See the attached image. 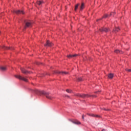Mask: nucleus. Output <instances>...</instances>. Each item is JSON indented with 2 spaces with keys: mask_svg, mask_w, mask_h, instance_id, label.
Listing matches in <instances>:
<instances>
[{
  "mask_svg": "<svg viewBox=\"0 0 131 131\" xmlns=\"http://www.w3.org/2000/svg\"><path fill=\"white\" fill-rule=\"evenodd\" d=\"M33 92L37 94L43 95L44 96H46V98L49 99V100H53L54 99L53 97H52L51 95H50V93L49 92H47L43 91H39L37 89L33 90Z\"/></svg>",
  "mask_w": 131,
  "mask_h": 131,
  "instance_id": "obj_1",
  "label": "nucleus"
},
{
  "mask_svg": "<svg viewBox=\"0 0 131 131\" xmlns=\"http://www.w3.org/2000/svg\"><path fill=\"white\" fill-rule=\"evenodd\" d=\"M76 97H80V98H85L86 97H91V95H85V94H80L79 93L75 94Z\"/></svg>",
  "mask_w": 131,
  "mask_h": 131,
  "instance_id": "obj_2",
  "label": "nucleus"
},
{
  "mask_svg": "<svg viewBox=\"0 0 131 131\" xmlns=\"http://www.w3.org/2000/svg\"><path fill=\"white\" fill-rule=\"evenodd\" d=\"M15 76L16 77V78H18V79H20V80H24V81H26V82L28 81L27 79L21 76L20 75H15Z\"/></svg>",
  "mask_w": 131,
  "mask_h": 131,
  "instance_id": "obj_3",
  "label": "nucleus"
},
{
  "mask_svg": "<svg viewBox=\"0 0 131 131\" xmlns=\"http://www.w3.org/2000/svg\"><path fill=\"white\" fill-rule=\"evenodd\" d=\"M44 46L45 47H52V46H53V43L49 40H47L46 42V44H45Z\"/></svg>",
  "mask_w": 131,
  "mask_h": 131,
  "instance_id": "obj_4",
  "label": "nucleus"
},
{
  "mask_svg": "<svg viewBox=\"0 0 131 131\" xmlns=\"http://www.w3.org/2000/svg\"><path fill=\"white\" fill-rule=\"evenodd\" d=\"M32 24L30 21H26V26L25 27V29H26V27H31Z\"/></svg>",
  "mask_w": 131,
  "mask_h": 131,
  "instance_id": "obj_5",
  "label": "nucleus"
},
{
  "mask_svg": "<svg viewBox=\"0 0 131 131\" xmlns=\"http://www.w3.org/2000/svg\"><path fill=\"white\" fill-rule=\"evenodd\" d=\"M77 56H78L77 54H74V55L70 54L69 55H67V57L69 59H71V58H75V57H77Z\"/></svg>",
  "mask_w": 131,
  "mask_h": 131,
  "instance_id": "obj_6",
  "label": "nucleus"
},
{
  "mask_svg": "<svg viewBox=\"0 0 131 131\" xmlns=\"http://www.w3.org/2000/svg\"><path fill=\"white\" fill-rule=\"evenodd\" d=\"M100 31H101V32H103V31H104V32H107V31H108V30L107 28H102L101 29H100Z\"/></svg>",
  "mask_w": 131,
  "mask_h": 131,
  "instance_id": "obj_7",
  "label": "nucleus"
},
{
  "mask_svg": "<svg viewBox=\"0 0 131 131\" xmlns=\"http://www.w3.org/2000/svg\"><path fill=\"white\" fill-rule=\"evenodd\" d=\"M55 73H57V74H68V72H60L59 71H56Z\"/></svg>",
  "mask_w": 131,
  "mask_h": 131,
  "instance_id": "obj_8",
  "label": "nucleus"
},
{
  "mask_svg": "<svg viewBox=\"0 0 131 131\" xmlns=\"http://www.w3.org/2000/svg\"><path fill=\"white\" fill-rule=\"evenodd\" d=\"M71 121L72 123H74V124H77V125L81 124V123L78 120Z\"/></svg>",
  "mask_w": 131,
  "mask_h": 131,
  "instance_id": "obj_9",
  "label": "nucleus"
},
{
  "mask_svg": "<svg viewBox=\"0 0 131 131\" xmlns=\"http://www.w3.org/2000/svg\"><path fill=\"white\" fill-rule=\"evenodd\" d=\"M20 70L23 73H24L25 74H27V73H29L28 71H26L25 69H23L22 68H20Z\"/></svg>",
  "mask_w": 131,
  "mask_h": 131,
  "instance_id": "obj_10",
  "label": "nucleus"
},
{
  "mask_svg": "<svg viewBox=\"0 0 131 131\" xmlns=\"http://www.w3.org/2000/svg\"><path fill=\"white\" fill-rule=\"evenodd\" d=\"M14 13L16 14H24V12L21 10H15L14 11Z\"/></svg>",
  "mask_w": 131,
  "mask_h": 131,
  "instance_id": "obj_11",
  "label": "nucleus"
},
{
  "mask_svg": "<svg viewBox=\"0 0 131 131\" xmlns=\"http://www.w3.org/2000/svg\"><path fill=\"white\" fill-rule=\"evenodd\" d=\"M113 14H114V13L111 12L110 15H108V14H105L103 18H107L108 17H110V16H112Z\"/></svg>",
  "mask_w": 131,
  "mask_h": 131,
  "instance_id": "obj_12",
  "label": "nucleus"
},
{
  "mask_svg": "<svg viewBox=\"0 0 131 131\" xmlns=\"http://www.w3.org/2000/svg\"><path fill=\"white\" fill-rule=\"evenodd\" d=\"M114 76V75L112 73H110L108 75V78H110V79H112V78H113V77Z\"/></svg>",
  "mask_w": 131,
  "mask_h": 131,
  "instance_id": "obj_13",
  "label": "nucleus"
},
{
  "mask_svg": "<svg viewBox=\"0 0 131 131\" xmlns=\"http://www.w3.org/2000/svg\"><path fill=\"white\" fill-rule=\"evenodd\" d=\"M83 9H84V4L82 3L81 5V6L80 7V11H82V10H83Z\"/></svg>",
  "mask_w": 131,
  "mask_h": 131,
  "instance_id": "obj_14",
  "label": "nucleus"
},
{
  "mask_svg": "<svg viewBox=\"0 0 131 131\" xmlns=\"http://www.w3.org/2000/svg\"><path fill=\"white\" fill-rule=\"evenodd\" d=\"M0 69L2 71H6L7 70V68L5 67H0Z\"/></svg>",
  "mask_w": 131,
  "mask_h": 131,
  "instance_id": "obj_15",
  "label": "nucleus"
},
{
  "mask_svg": "<svg viewBox=\"0 0 131 131\" xmlns=\"http://www.w3.org/2000/svg\"><path fill=\"white\" fill-rule=\"evenodd\" d=\"M88 115H89V116H92V117H100V116L98 115H95L94 114H88Z\"/></svg>",
  "mask_w": 131,
  "mask_h": 131,
  "instance_id": "obj_16",
  "label": "nucleus"
},
{
  "mask_svg": "<svg viewBox=\"0 0 131 131\" xmlns=\"http://www.w3.org/2000/svg\"><path fill=\"white\" fill-rule=\"evenodd\" d=\"M115 53L116 54H122V51H120L119 50H115Z\"/></svg>",
  "mask_w": 131,
  "mask_h": 131,
  "instance_id": "obj_17",
  "label": "nucleus"
},
{
  "mask_svg": "<svg viewBox=\"0 0 131 131\" xmlns=\"http://www.w3.org/2000/svg\"><path fill=\"white\" fill-rule=\"evenodd\" d=\"M79 6V4H77V5H75V11H77V9H78Z\"/></svg>",
  "mask_w": 131,
  "mask_h": 131,
  "instance_id": "obj_18",
  "label": "nucleus"
},
{
  "mask_svg": "<svg viewBox=\"0 0 131 131\" xmlns=\"http://www.w3.org/2000/svg\"><path fill=\"white\" fill-rule=\"evenodd\" d=\"M66 92H67V93H69V94H71V93H73L72 90H69V89H67V90H66Z\"/></svg>",
  "mask_w": 131,
  "mask_h": 131,
  "instance_id": "obj_19",
  "label": "nucleus"
},
{
  "mask_svg": "<svg viewBox=\"0 0 131 131\" xmlns=\"http://www.w3.org/2000/svg\"><path fill=\"white\" fill-rule=\"evenodd\" d=\"M119 30H120L119 28H115L114 31L115 32H118Z\"/></svg>",
  "mask_w": 131,
  "mask_h": 131,
  "instance_id": "obj_20",
  "label": "nucleus"
},
{
  "mask_svg": "<svg viewBox=\"0 0 131 131\" xmlns=\"http://www.w3.org/2000/svg\"><path fill=\"white\" fill-rule=\"evenodd\" d=\"M41 4H42V2L41 1H37V4L38 5V6H41Z\"/></svg>",
  "mask_w": 131,
  "mask_h": 131,
  "instance_id": "obj_21",
  "label": "nucleus"
},
{
  "mask_svg": "<svg viewBox=\"0 0 131 131\" xmlns=\"http://www.w3.org/2000/svg\"><path fill=\"white\" fill-rule=\"evenodd\" d=\"M3 49H6V50H10V48L9 47H6V46H3Z\"/></svg>",
  "mask_w": 131,
  "mask_h": 131,
  "instance_id": "obj_22",
  "label": "nucleus"
},
{
  "mask_svg": "<svg viewBox=\"0 0 131 131\" xmlns=\"http://www.w3.org/2000/svg\"><path fill=\"white\" fill-rule=\"evenodd\" d=\"M78 81H82V78L81 77H79L78 78Z\"/></svg>",
  "mask_w": 131,
  "mask_h": 131,
  "instance_id": "obj_23",
  "label": "nucleus"
},
{
  "mask_svg": "<svg viewBox=\"0 0 131 131\" xmlns=\"http://www.w3.org/2000/svg\"><path fill=\"white\" fill-rule=\"evenodd\" d=\"M103 110H105V111H109L110 110V109H106V108H104Z\"/></svg>",
  "mask_w": 131,
  "mask_h": 131,
  "instance_id": "obj_24",
  "label": "nucleus"
},
{
  "mask_svg": "<svg viewBox=\"0 0 131 131\" xmlns=\"http://www.w3.org/2000/svg\"><path fill=\"white\" fill-rule=\"evenodd\" d=\"M127 71H128V72H131V70L130 69H127Z\"/></svg>",
  "mask_w": 131,
  "mask_h": 131,
  "instance_id": "obj_25",
  "label": "nucleus"
},
{
  "mask_svg": "<svg viewBox=\"0 0 131 131\" xmlns=\"http://www.w3.org/2000/svg\"><path fill=\"white\" fill-rule=\"evenodd\" d=\"M66 97H67V98H69V96L68 95H66Z\"/></svg>",
  "mask_w": 131,
  "mask_h": 131,
  "instance_id": "obj_26",
  "label": "nucleus"
},
{
  "mask_svg": "<svg viewBox=\"0 0 131 131\" xmlns=\"http://www.w3.org/2000/svg\"><path fill=\"white\" fill-rule=\"evenodd\" d=\"M102 131H106V129H103L102 130Z\"/></svg>",
  "mask_w": 131,
  "mask_h": 131,
  "instance_id": "obj_27",
  "label": "nucleus"
},
{
  "mask_svg": "<svg viewBox=\"0 0 131 131\" xmlns=\"http://www.w3.org/2000/svg\"><path fill=\"white\" fill-rule=\"evenodd\" d=\"M82 119H84V117H83V116H82Z\"/></svg>",
  "mask_w": 131,
  "mask_h": 131,
  "instance_id": "obj_28",
  "label": "nucleus"
},
{
  "mask_svg": "<svg viewBox=\"0 0 131 131\" xmlns=\"http://www.w3.org/2000/svg\"><path fill=\"white\" fill-rule=\"evenodd\" d=\"M97 93H98V92H95V94H97Z\"/></svg>",
  "mask_w": 131,
  "mask_h": 131,
  "instance_id": "obj_29",
  "label": "nucleus"
}]
</instances>
